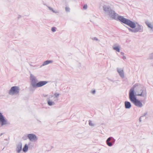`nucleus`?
I'll use <instances>...</instances> for the list:
<instances>
[{
    "instance_id": "nucleus-31",
    "label": "nucleus",
    "mask_w": 153,
    "mask_h": 153,
    "mask_svg": "<svg viewBox=\"0 0 153 153\" xmlns=\"http://www.w3.org/2000/svg\"><path fill=\"white\" fill-rule=\"evenodd\" d=\"M33 67L35 68H36L38 67V65H35L34 66H33Z\"/></svg>"
},
{
    "instance_id": "nucleus-23",
    "label": "nucleus",
    "mask_w": 153,
    "mask_h": 153,
    "mask_svg": "<svg viewBox=\"0 0 153 153\" xmlns=\"http://www.w3.org/2000/svg\"><path fill=\"white\" fill-rule=\"evenodd\" d=\"M51 30L53 32H54L56 31V28L54 27H52Z\"/></svg>"
},
{
    "instance_id": "nucleus-13",
    "label": "nucleus",
    "mask_w": 153,
    "mask_h": 153,
    "mask_svg": "<svg viewBox=\"0 0 153 153\" xmlns=\"http://www.w3.org/2000/svg\"><path fill=\"white\" fill-rule=\"evenodd\" d=\"M117 71L119 73V74L120 75V77L122 78H124V74L123 69L122 68H117Z\"/></svg>"
},
{
    "instance_id": "nucleus-14",
    "label": "nucleus",
    "mask_w": 153,
    "mask_h": 153,
    "mask_svg": "<svg viewBox=\"0 0 153 153\" xmlns=\"http://www.w3.org/2000/svg\"><path fill=\"white\" fill-rule=\"evenodd\" d=\"M22 144L21 143H19L16 145V151L17 153H19L22 151Z\"/></svg>"
},
{
    "instance_id": "nucleus-1",
    "label": "nucleus",
    "mask_w": 153,
    "mask_h": 153,
    "mask_svg": "<svg viewBox=\"0 0 153 153\" xmlns=\"http://www.w3.org/2000/svg\"><path fill=\"white\" fill-rule=\"evenodd\" d=\"M146 89L141 84L136 83L131 88L129 91V97L140 96L146 99L147 97Z\"/></svg>"
},
{
    "instance_id": "nucleus-18",
    "label": "nucleus",
    "mask_w": 153,
    "mask_h": 153,
    "mask_svg": "<svg viewBox=\"0 0 153 153\" xmlns=\"http://www.w3.org/2000/svg\"><path fill=\"white\" fill-rule=\"evenodd\" d=\"M146 24L151 29H153V26L151 23L148 21H146Z\"/></svg>"
},
{
    "instance_id": "nucleus-17",
    "label": "nucleus",
    "mask_w": 153,
    "mask_h": 153,
    "mask_svg": "<svg viewBox=\"0 0 153 153\" xmlns=\"http://www.w3.org/2000/svg\"><path fill=\"white\" fill-rule=\"evenodd\" d=\"M53 62V61L51 60H47L44 62L42 66H44Z\"/></svg>"
},
{
    "instance_id": "nucleus-16",
    "label": "nucleus",
    "mask_w": 153,
    "mask_h": 153,
    "mask_svg": "<svg viewBox=\"0 0 153 153\" xmlns=\"http://www.w3.org/2000/svg\"><path fill=\"white\" fill-rule=\"evenodd\" d=\"M125 107L126 109H129L131 107V105L130 102L125 101Z\"/></svg>"
},
{
    "instance_id": "nucleus-26",
    "label": "nucleus",
    "mask_w": 153,
    "mask_h": 153,
    "mask_svg": "<svg viewBox=\"0 0 153 153\" xmlns=\"http://www.w3.org/2000/svg\"><path fill=\"white\" fill-rule=\"evenodd\" d=\"M92 39L93 40H95L97 41H99V39L96 37H93Z\"/></svg>"
},
{
    "instance_id": "nucleus-19",
    "label": "nucleus",
    "mask_w": 153,
    "mask_h": 153,
    "mask_svg": "<svg viewBox=\"0 0 153 153\" xmlns=\"http://www.w3.org/2000/svg\"><path fill=\"white\" fill-rule=\"evenodd\" d=\"M47 7L50 10H51L53 13H58L59 12L58 11L54 10L52 7H50L48 6H47Z\"/></svg>"
},
{
    "instance_id": "nucleus-22",
    "label": "nucleus",
    "mask_w": 153,
    "mask_h": 153,
    "mask_svg": "<svg viewBox=\"0 0 153 153\" xmlns=\"http://www.w3.org/2000/svg\"><path fill=\"white\" fill-rule=\"evenodd\" d=\"M149 58L150 59H153V53H152L149 55Z\"/></svg>"
},
{
    "instance_id": "nucleus-25",
    "label": "nucleus",
    "mask_w": 153,
    "mask_h": 153,
    "mask_svg": "<svg viewBox=\"0 0 153 153\" xmlns=\"http://www.w3.org/2000/svg\"><path fill=\"white\" fill-rule=\"evenodd\" d=\"M27 136L25 135V136H23L22 137V139L23 140H26L27 139Z\"/></svg>"
},
{
    "instance_id": "nucleus-6",
    "label": "nucleus",
    "mask_w": 153,
    "mask_h": 153,
    "mask_svg": "<svg viewBox=\"0 0 153 153\" xmlns=\"http://www.w3.org/2000/svg\"><path fill=\"white\" fill-rule=\"evenodd\" d=\"M20 88L17 86L12 87L8 91V94L11 96L18 95L19 93Z\"/></svg>"
},
{
    "instance_id": "nucleus-12",
    "label": "nucleus",
    "mask_w": 153,
    "mask_h": 153,
    "mask_svg": "<svg viewBox=\"0 0 153 153\" xmlns=\"http://www.w3.org/2000/svg\"><path fill=\"white\" fill-rule=\"evenodd\" d=\"M31 143H29L28 145L29 146L28 147V146L27 144H25L23 148V151L25 152H26L28 151V148H32L33 147V146L30 145Z\"/></svg>"
},
{
    "instance_id": "nucleus-4",
    "label": "nucleus",
    "mask_w": 153,
    "mask_h": 153,
    "mask_svg": "<svg viewBox=\"0 0 153 153\" xmlns=\"http://www.w3.org/2000/svg\"><path fill=\"white\" fill-rule=\"evenodd\" d=\"M106 16L117 21H119L123 23H124L126 19V18H124L123 16L119 15L113 10L108 14Z\"/></svg>"
},
{
    "instance_id": "nucleus-32",
    "label": "nucleus",
    "mask_w": 153,
    "mask_h": 153,
    "mask_svg": "<svg viewBox=\"0 0 153 153\" xmlns=\"http://www.w3.org/2000/svg\"><path fill=\"white\" fill-rule=\"evenodd\" d=\"M120 54H121L123 56H124V53L123 52H121L120 53Z\"/></svg>"
},
{
    "instance_id": "nucleus-11",
    "label": "nucleus",
    "mask_w": 153,
    "mask_h": 153,
    "mask_svg": "<svg viewBox=\"0 0 153 153\" xmlns=\"http://www.w3.org/2000/svg\"><path fill=\"white\" fill-rule=\"evenodd\" d=\"M53 97V95H50L49 97H48L47 99V101L48 105L49 106H52L55 104V103L54 101H53L51 98Z\"/></svg>"
},
{
    "instance_id": "nucleus-3",
    "label": "nucleus",
    "mask_w": 153,
    "mask_h": 153,
    "mask_svg": "<svg viewBox=\"0 0 153 153\" xmlns=\"http://www.w3.org/2000/svg\"><path fill=\"white\" fill-rule=\"evenodd\" d=\"M30 85L35 88L43 86L48 82L45 81L38 82L36 77L32 74H30Z\"/></svg>"
},
{
    "instance_id": "nucleus-8",
    "label": "nucleus",
    "mask_w": 153,
    "mask_h": 153,
    "mask_svg": "<svg viewBox=\"0 0 153 153\" xmlns=\"http://www.w3.org/2000/svg\"><path fill=\"white\" fill-rule=\"evenodd\" d=\"M27 138L31 142H36L38 140V137L37 136L33 134H30L27 135Z\"/></svg>"
},
{
    "instance_id": "nucleus-29",
    "label": "nucleus",
    "mask_w": 153,
    "mask_h": 153,
    "mask_svg": "<svg viewBox=\"0 0 153 153\" xmlns=\"http://www.w3.org/2000/svg\"><path fill=\"white\" fill-rule=\"evenodd\" d=\"M43 96L45 97H49V95L48 96V95L46 94H43Z\"/></svg>"
},
{
    "instance_id": "nucleus-33",
    "label": "nucleus",
    "mask_w": 153,
    "mask_h": 153,
    "mask_svg": "<svg viewBox=\"0 0 153 153\" xmlns=\"http://www.w3.org/2000/svg\"><path fill=\"white\" fill-rule=\"evenodd\" d=\"M146 113H145L144 114V115H146Z\"/></svg>"
},
{
    "instance_id": "nucleus-30",
    "label": "nucleus",
    "mask_w": 153,
    "mask_h": 153,
    "mask_svg": "<svg viewBox=\"0 0 153 153\" xmlns=\"http://www.w3.org/2000/svg\"><path fill=\"white\" fill-rule=\"evenodd\" d=\"M96 92V91L95 90H93L91 91V93L93 94H95Z\"/></svg>"
},
{
    "instance_id": "nucleus-21",
    "label": "nucleus",
    "mask_w": 153,
    "mask_h": 153,
    "mask_svg": "<svg viewBox=\"0 0 153 153\" xmlns=\"http://www.w3.org/2000/svg\"><path fill=\"white\" fill-rule=\"evenodd\" d=\"M89 124L90 126H94V124L92 122L91 120L89 121Z\"/></svg>"
},
{
    "instance_id": "nucleus-28",
    "label": "nucleus",
    "mask_w": 153,
    "mask_h": 153,
    "mask_svg": "<svg viewBox=\"0 0 153 153\" xmlns=\"http://www.w3.org/2000/svg\"><path fill=\"white\" fill-rule=\"evenodd\" d=\"M122 58L124 60H125L126 59V57L124 55L122 57Z\"/></svg>"
},
{
    "instance_id": "nucleus-9",
    "label": "nucleus",
    "mask_w": 153,
    "mask_h": 153,
    "mask_svg": "<svg viewBox=\"0 0 153 153\" xmlns=\"http://www.w3.org/2000/svg\"><path fill=\"white\" fill-rule=\"evenodd\" d=\"M0 122L2 126L4 125H8L9 123L4 118L1 113H0Z\"/></svg>"
},
{
    "instance_id": "nucleus-15",
    "label": "nucleus",
    "mask_w": 153,
    "mask_h": 153,
    "mask_svg": "<svg viewBox=\"0 0 153 153\" xmlns=\"http://www.w3.org/2000/svg\"><path fill=\"white\" fill-rule=\"evenodd\" d=\"M113 48L114 50L119 52H120V46L118 44H115L113 46Z\"/></svg>"
},
{
    "instance_id": "nucleus-7",
    "label": "nucleus",
    "mask_w": 153,
    "mask_h": 153,
    "mask_svg": "<svg viewBox=\"0 0 153 153\" xmlns=\"http://www.w3.org/2000/svg\"><path fill=\"white\" fill-rule=\"evenodd\" d=\"M102 9L105 16H106L112 10V9L110 7L107 5L104 4L102 6Z\"/></svg>"
},
{
    "instance_id": "nucleus-24",
    "label": "nucleus",
    "mask_w": 153,
    "mask_h": 153,
    "mask_svg": "<svg viewBox=\"0 0 153 153\" xmlns=\"http://www.w3.org/2000/svg\"><path fill=\"white\" fill-rule=\"evenodd\" d=\"M65 10L67 12H69L70 11V9L68 7H65Z\"/></svg>"
},
{
    "instance_id": "nucleus-5",
    "label": "nucleus",
    "mask_w": 153,
    "mask_h": 153,
    "mask_svg": "<svg viewBox=\"0 0 153 153\" xmlns=\"http://www.w3.org/2000/svg\"><path fill=\"white\" fill-rule=\"evenodd\" d=\"M130 101L135 106L139 108H141L144 105L140 100L137 99V97H129Z\"/></svg>"
},
{
    "instance_id": "nucleus-2",
    "label": "nucleus",
    "mask_w": 153,
    "mask_h": 153,
    "mask_svg": "<svg viewBox=\"0 0 153 153\" xmlns=\"http://www.w3.org/2000/svg\"><path fill=\"white\" fill-rule=\"evenodd\" d=\"M124 23L132 28H128V30L129 31L136 33L137 32H142L143 31V27L142 25L137 23L136 24L134 22L128 19H126Z\"/></svg>"
},
{
    "instance_id": "nucleus-27",
    "label": "nucleus",
    "mask_w": 153,
    "mask_h": 153,
    "mask_svg": "<svg viewBox=\"0 0 153 153\" xmlns=\"http://www.w3.org/2000/svg\"><path fill=\"white\" fill-rule=\"evenodd\" d=\"M87 6L86 4H85L84 5V6L83 7V8L84 9L86 10L87 9Z\"/></svg>"
},
{
    "instance_id": "nucleus-20",
    "label": "nucleus",
    "mask_w": 153,
    "mask_h": 153,
    "mask_svg": "<svg viewBox=\"0 0 153 153\" xmlns=\"http://www.w3.org/2000/svg\"><path fill=\"white\" fill-rule=\"evenodd\" d=\"M60 95V94L58 93H54V96L55 98H58L59 97V96Z\"/></svg>"
},
{
    "instance_id": "nucleus-10",
    "label": "nucleus",
    "mask_w": 153,
    "mask_h": 153,
    "mask_svg": "<svg viewBox=\"0 0 153 153\" xmlns=\"http://www.w3.org/2000/svg\"><path fill=\"white\" fill-rule=\"evenodd\" d=\"M115 140L112 137H110L108 138L106 141L107 145L109 146H111L113 145L112 143H114Z\"/></svg>"
}]
</instances>
